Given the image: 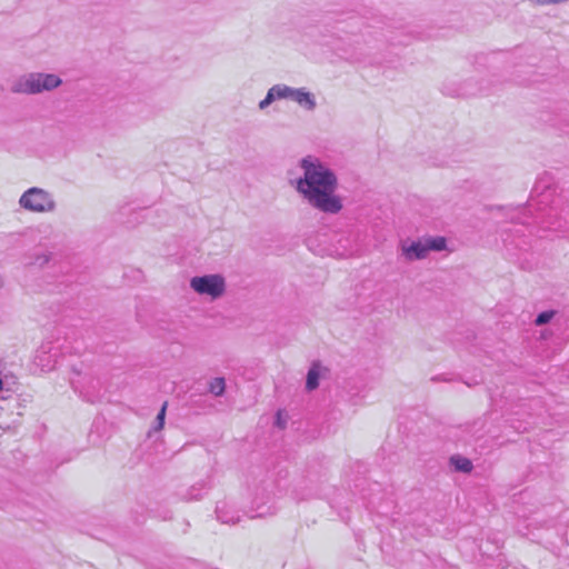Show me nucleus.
<instances>
[{"label": "nucleus", "mask_w": 569, "mask_h": 569, "mask_svg": "<svg viewBox=\"0 0 569 569\" xmlns=\"http://www.w3.org/2000/svg\"><path fill=\"white\" fill-rule=\"evenodd\" d=\"M301 166L305 174L298 181V191L312 207L328 213L339 212L342 204L335 194L337 178L333 172L313 157L305 158Z\"/></svg>", "instance_id": "obj_1"}, {"label": "nucleus", "mask_w": 569, "mask_h": 569, "mask_svg": "<svg viewBox=\"0 0 569 569\" xmlns=\"http://www.w3.org/2000/svg\"><path fill=\"white\" fill-rule=\"evenodd\" d=\"M190 284L196 292L208 295L212 298L221 296L224 291L223 278L217 274L194 277L191 279Z\"/></svg>", "instance_id": "obj_2"}, {"label": "nucleus", "mask_w": 569, "mask_h": 569, "mask_svg": "<svg viewBox=\"0 0 569 569\" xmlns=\"http://www.w3.org/2000/svg\"><path fill=\"white\" fill-rule=\"evenodd\" d=\"M20 203L23 208L36 212H43L53 207L49 194L37 188L26 191L20 198Z\"/></svg>", "instance_id": "obj_3"}, {"label": "nucleus", "mask_w": 569, "mask_h": 569, "mask_svg": "<svg viewBox=\"0 0 569 569\" xmlns=\"http://www.w3.org/2000/svg\"><path fill=\"white\" fill-rule=\"evenodd\" d=\"M60 83L61 80L54 74H37L26 81L23 89H17L16 91L38 93L42 90L57 88Z\"/></svg>", "instance_id": "obj_4"}, {"label": "nucleus", "mask_w": 569, "mask_h": 569, "mask_svg": "<svg viewBox=\"0 0 569 569\" xmlns=\"http://www.w3.org/2000/svg\"><path fill=\"white\" fill-rule=\"evenodd\" d=\"M329 369L323 367L320 361L316 360L311 363L306 379V389L308 391H313L319 387V379L321 376H323L326 372H328Z\"/></svg>", "instance_id": "obj_5"}, {"label": "nucleus", "mask_w": 569, "mask_h": 569, "mask_svg": "<svg viewBox=\"0 0 569 569\" xmlns=\"http://www.w3.org/2000/svg\"><path fill=\"white\" fill-rule=\"evenodd\" d=\"M34 363L43 372L51 371L56 368V355L51 356L50 349L47 350L46 347H41L34 357Z\"/></svg>", "instance_id": "obj_6"}, {"label": "nucleus", "mask_w": 569, "mask_h": 569, "mask_svg": "<svg viewBox=\"0 0 569 569\" xmlns=\"http://www.w3.org/2000/svg\"><path fill=\"white\" fill-rule=\"evenodd\" d=\"M450 465L453 467L456 471L469 473L473 469L472 461L466 457L460 455H455L450 457Z\"/></svg>", "instance_id": "obj_7"}, {"label": "nucleus", "mask_w": 569, "mask_h": 569, "mask_svg": "<svg viewBox=\"0 0 569 569\" xmlns=\"http://www.w3.org/2000/svg\"><path fill=\"white\" fill-rule=\"evenodd\" d=\"M405 253L409 259H422L428 253L427 242H413L408 248H405Z\"/></svg>", "instance_id": "obj_8"}, {"label": "nucleus", "mask_w": 569, "mask_h": 569, "mask_svg": "<svg viewBox=\"0 0 569 569\" xmlns=\"http://www.w3.org/2000/svg\"><path fill=\"white\" fill-rule=\"evenodd\" d=\"M533 323L539 328L535 331V335H538V339L543 340V341L552 340V342L555 345H557L553 329L547 327V325L556 326V325H558V322H533Z\"/></svg>", "instance_id": "obj_9"}, {"label": "nucleus", "mask_w": 569, "mask_h": 569, "mask_svg": "<svg viewBox=\"0 0 569 569\" xmlns=\"http://www.w3.org/2000/svg\"><path fill=\"white\" fill-rule=\"evenodd\" d=\"M206 490V483L203 481L198 482L190 487L184 495H182V500L184 501H192V500H200Z\"/></svg>", "instance_id": "obj_10"}, {"label": "nucleus", "mask_w": 569, "mask_h": 569, "mask_svg": "<svg viewBox=\"0 0 569 569\" xmlns=\"http://www.w3.org/2000/svg\"><path fill=\"white\" fill-rule=\"evenodd\" d=\"M291 98L299 104L306 106L308 109H312L315 107L313 98L309 92L293 90V92H291Z\"/></svg>", "instance_id": "obj_11"}, {"label": "nucleus", "mask_w": 569, "mask_h": 569, "mask_svg": "<svg viewBox=\"0 0 569 569\" xmlns=\"http://www.w3.org/2000/svg\"><path fill=\"white\" fill-rule=\"evenodd\" d=\"M226 390V381L224 378H213L209 382V391L214 395L216 397H220L223 395Z\"/></svg>", "instance_id": "obj_12"}, {"label": "nucleus", "mask_w": 569, "mask_h": 569, "mask_svg": "<svg viewBox=\"0 0 569 569\" xmlns=\"http://www.w3.org/2000/svg\"><path fill=\"white\" fill-rule=\"evenodd\" d=\"M428 251L436 250L440 251L446 249V238L443 237H436V238H429L426 239Z\"/></svg>", "instance_id": "obj_13"}, {"label": "nucleus", "mask_w": 569, "mask_h": 569, "mask_svg": "<svg viewBox=\"0 0 569 569\" xmlns=\"http://www.w3.org/2000/svg\"><path fill=\"white\" fill-rule=\"evenodd\" d=\"M167 406H168V402L167 401L163 402L160 411L158 412V415L156 417V425L153 427L154 431L161 430L164 426Z\"/></svg>", "instance_id": "obj_14"}, {"label": "nucleus", "mask_w": 569, "mask_h": 569, "mask_svg": "<svg viewBox=\"0 0 569 569\" xmlns=\"http://www.w3.org/2000/svg\"><path fill=\"white\" fill-rule=\"evenodd\" d=\"M272 89L276 90V94L274 97H278V98H283V97H291V92H293V90L287 88V87H283V88H280V87H273Z\"/></svg>", "instance_id": "obj_15"}, {"label": "nucleus", "mask_w": 569, "mask_h": 569, "mask_svg": "<svg viewBox=\"0 0 569 569\" xmlns=\"http://www.w3.org/2000/svg\"><path fill=\"white\" fill-rule=\"evenodd\" d=\"M276 90L270 89L267 97L260 102V108H264L274 99Z\"/></svg>", "instance_id": "obj_16"}, {"label": "nucleus", "mask_w": 569, "mask_h": 569, "mask_svg": "<svg viewBox=\"0 0 569 569\" xmlns=\"http://www.w3.org/2000/svg\"><path fill=\"white\" fill-rule=\"evenodd\" d=\"M555 316L553 311H543L541 312L536 320H551Z\"/></svg>", "instance_id": "obj_17"}, {"label": "nucleus", "mask_w": 569, "mask_h": 569, "mask_svg": "<svg viewBox=\"0 0 569 569\" xmlns=\"http://www.w3.org/2000/svg\"><path fill=\"white\" fill-rule=\"evenodd\" d=\"M277 426L280 427V428H284V422L281 420V412L278 411L277 412V421H276Z\"/></svg>", "instance_id": "obj_18"}, {"label": "nucleus", "mask_w": 569, "mask_h": 569, "mask_svg": "<svg viewBox=\"0 0 569 569\" xmlns=\"http://www.w3.org/2000/svg\"><path fill=\"white\" fill-rule=\"evenodd\" d=\"M217 517H218V519H219L220 521H222V522H224V523H228V522L230 521V520H228V519H224V518L222 517V515H221L218 510H217Z\"/></svg>", "instance_id": "obj_19"}, {"label": "nucleus", "mask_w": 569, "mask_h": 569, "mask_svg": "<svg viewBox=\"0 0 569 569\" xmlns=\"http://www.w3.org/2000/svg\"><path fill=\"white\" fill-rule=\"evenodd\" d=\"M3 389V381L2 379L0 378V391Z\"/></svg>", "instance_id": "obj_20"}, {"label": "nucleus", "mask_w": 569, "mask_h": 569, "mask_svg": "<svg viewBox=\"0 0 569 569\" xmlns=\"http://www.w3.org/2000/svg\"><path fill=\"white\" fill-rule=\"evenodd\" d=\"M264 513H259L257 517H262ZM251 518H256V516H252Z\"/></svg>", "instance_id": "obj_21"}]
</instances>
